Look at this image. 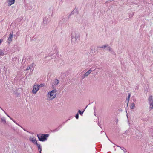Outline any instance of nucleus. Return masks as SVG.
I'll list each match as a JSON object with an SVG mask.
<instances>
[{
  "label": "nucleus",
  "instance_id": "obj_36",
  "mask_svg": "<svg viewBox=\"0 0 153 153\" xmlns=\"http://www.w3.org/2000/svg\"><path fill=\"white\" fill-rule=\"evenodd\" d=\"M5 114H6V115L8 117H10V116L8 115L6 113H5Z\"/></svg>",
  "mask_w": 153,
  "mask_h": 153
},
{
  "label": "nucleus",
  "instance_id": "obj_23",
  "mask_svg": "<svg viewBox=\"0 0 153 153\" xmlns=\"http://www.w3.org/2000/svg\"><path fill=\"white\" fill-rule=\"evenodd\" d=\"M4 55V53L2 51H0V56H3Z\"/></svg>",
  "mask_w": 153,
  "mask_h": 153
},
{
  "label": "nucleus",
  "instance_id": "obj_2",
  "mask_svg": "<svg viewBox=\"0 0 153 153\" xmlns=\"http://www.w3.org/2000/svg\"><path fill=\"white\" fill-rule=\"evenodd\" d=\"M80 37V34L76 32L72 34L71 42L73 44H75L79 40Z\"/></svg>",
  "mask_w": 153,
  "mask_h": 153
},
{
  "label": "nucleus",
  "instance_id": "obj_6",
  "mask_svg": "<svg viewBox=\"0 0 153 153\" xmlns=\"http://www.w3.org/2000/svg\"><path fill=\"white\" fill-rule=\"evenodd\" d=\"M29 140L30 141L33 143L34 144H36L37 143L36 139L33 137H30L29 138Z\"/></svg>",
  "mask_w": 153,
  "mask_h": 153
},
{
  "label": "nucleus",
  "instance_id": "obj_17",
  "mask_svg": "<svg viewBox=\"0 0 153 153\" xmlns=\"http://www.w3.org/2000/svg\"><path fill=\"white\" fill-rule=\"evenodd\" d=\"M135 104L134 103H132L131 105V109H134L135 108Z\"/></svg>",
  "mask_w": 153,
  "mask_h": 153
},
{
  "label": "nucleus",
  "instance_id": "obj_31",
  "mask_svg": "<svg viewBox=\"0 0 153 153\" xmlns=\"http://www.w3.org/2000/svg\"><path fill=\"white\" fill-rule=\"evenodd\" d=\"M3 41V40L1 39L0 40V44H1L2 42Z\"/></svg>",
  "mask_w": 153,
  "mask_h": 153
},
{
  "label": "nucleus",
  "instance_id": "obj_21",
  "mask_svg": "<svg viewBox=\"0 0 153 153\" xmlns=\"http://www.w3.org/2000/svg\"><path fill=\"white\" fill-rule=\"evenodd\" d=\"M84 110L83 111H80V110H79V111H78V112L81 115H82L84 112Z\"/></svg>",
  "mask_w": 153,
  "mask_h": 153
},
{
  "label": "nucleus",
  "instance_id": "obj_11",
  "mask_svg": "<svg viewBox=\"0 0 153 153\" xmlns=\"http://www.w3.org/2000/svg\"><path fill=\"white\" fill-rule=\"evenodd\" d=\"M92 71L91 68H90L87 72L84 74V78L88 76V75Z\"/></svg>",
  "mask_w": 153,
  "mask_h": 153
},
{
  "label": "nucleus",
  "instance_id": "obj_1",
  "mask_svg": "<svg viewBox=\"0 0 153 153\" xmlns=\"http://www.w3.org/2000/svg\"><path fill=\"white\" fill-rule=\"evenodd\" d=\"M56 89H54L48 92L46 95L47 100L50 101L55 98L56 96Z\"/></svg>",
  "mask_w": 153,
  "mask_h": 153
},
{
  "label": "nucleus",
  "instance_id": "obj_7",
  "mask_svg": "<svg viewBox=\"0 0 153 153\" xmlns=\"http://www.w3.org/2000/svg\"><path fill=\"white\" fill-rule=\"evenodd\" d=\"M77 9L76 8H75L73 11H72L70 14V16L72 15H74V16H76L78 14Z\"/></svg>",
  "mask_w": 153,
  "mask_h": 153
},
{
  "label": "nucleus",
  "instance_id": "obj_18",
  "mask_svg": "<svg viewBox=\"0 0 153 153\" xmlns=\"http://www.w3.org/2000/svg\"><path fill=\"white\" fill-rule=\"evenodd\" d=\"M130 96H131V94H129L128 97H127L126 98V100H128V103H127V105H128V102H129V99H130Z\"/></svg>",
  "mask_w": 153,
  "mask_h": 153
},
{
  "label": "nucleus",
  "instance_id": "obj_22",
  "mask_svg": "<svg viewBox=\"0 0 153 153\" xmlns=\"http://www.w3.org/2000/svg\"><path fill=\"white\" fill-rule=\"evenodd\" d=\"M43 23L44 24V25H45L47 23V20H44L43 21Z\"/></svg>",
  "mask_w": 153,
  "mask_h": 153
},
{
  "label": "nucleus",
  "instance_id": "obj_25",
  "mask_svg": "<svg viewBox=\"0 0 153 153\" xmlns=\"http://www.w3.org/2000/svg\"><path fill=\"white\" fill-rule=\"evenodd\" d=\"M14 122L17 125H18V126H19L20 127H21L22 128H23L22 127H21V126L19 124H18V123H17L15 120H14Z\"/></svg>",
  "mask_w": 153,
  "mask_h": 153
},
{
  "label": "nucleus",
  "instance_id": "obj_19",
  "mask_svg": "<svg viewBox=\"0 0 153 153\" xmlns=\"http://www.w3.org/2000/svg\"><path fill=\"white\" fill-rule=\"evenodd\" d=\"M1 120L4 123H6V120L4 117H2L1 119Z\"/></svg>",
  "mask_w": 153,
  "mask_h": 153
},
{
  "label": "nucleus",
  "instance_id": "obj_24",
  "mask_svg": "<svg viewBox=\"0 0 153 153\" xmlns=\"http://www.w3.org/2000/svg\"><path fill=\"white\" fill-rule=\"evenodd\" d=\"M44 86L43 84H41L40 85L37 84V86L39 87V88H40V87H42Z\"/></svg>",
  "mask_w": 153,
  "mask_h": 153
},
{
  "label": "nucleus",
  "instance_id": "obj_14",
  "mask_svg": "<svg viewBox=\"0 0 153 153\" xmlns=\"http://www.w3.org/2000/svg\"><path fill=\"white\" fill-rule=\"evenodd\" d=\"M59 81L58 79H56L55 80V81L54 82V85H57L58 83H59Z\"/></svg>",
  "mask_w": 153,
  "mask_h": 153
},
{
  "label": "nucleus",
  "instance_id": "obj_27",
  "mask_svg": "<svg viewBox=\"0 0 153 153\" xmlns=\"http://www.w3.org/2000/svg\"><path fill=\"white\" fill-rule=\"evenodd\" d=\"M14 122L17 125H18V126H19L20 127H21L22 128H23L22 127H21V126L19 124H18V123H17L15 120H14Z\"/></svg>",
  "mask_w": 153,
  "mask_h": 153
},
{
  "label": "nucleus",
  "instance_id": "obj_4",
  "mask_svg": "<svg viewBox=\"0 0 153 153\" xmlns=\"http://www.w3.org/2000/svg\"><path fill=\"white\" fill-rule=\"evenodd\" d=\"M39 89V87L37 86V84L35 83L33 86L32 92L34 94H35Z\"/></svg>",
  "mask_w": 153,
  "mask_h": 153
},
{
  "label": "nucleus",
  "instance_id": "obj_29",
  "mask_svg": "<svg viewBox=\"0 0 153 153\" xmlns=\"http://www.w3.org/2000/svg\"><path fill=\"white\" fill-rule=\"evenodd\" d=\"M14 122L17 125H18V126H19L20 127H21L22 128H23L22 127H21V126L19 124H18V123H17L15 120H14Z\"/></svg>",
  "mask_w": 153,
  "mask_h": 153
},
{
  "label": "nucleus",
  "instance_id": "obj_33",
  "mask_svg": "<svg viewBox=\"0 0 153 153\" xmlns=\"http://www.w3.org/2000/svg\"><path fill=\"white\" fill-rule=\"evenodd\" d=\"M11 120L13 119L11 117H10V116L9 117Z\"/></svg>",
  "mask_w": 153,
  "mask_h": 153
},
{
  "label": "nucleus",
  "instance_id": "obj_38",
  "mask_svg": "<svg viewBox=\"0 0 153 153\" xmlns=\"http://www.w3.org/2000/svg\"><path fill=\"white\" fill-rule=\"evenodd\" d=\"M13 122H14V120L13 119L12 120Z\"/></svg>",
  "mask_w": 153,
  "mask_h": 153
},
{
  "label": "nucleus",
  "instance_id": "obj_26",
  "mask_svg": "<svg viewBox=\"0 0 153 153\" xmlns=\"http://www.w3.org/2000/svg\"><path fill=\"white\" fill-rule=\"evenodd\" d=\"M14 122L17 125H18V126H19L20 127H21L22 128H23L22 127H21V126L19 124H18V123H17L15 120H14Z\"/></svg>",
  "mask_w": 153,
  "mask_h": 153
},
{
  "label": "nucleus",
  "instance_id": "obj_9",
  "mask_svg": "<svg viewBox=\"0 0 153 153\" xmlns=\"http://www.w3.org/2000/svg\"><path fill=\"white\" fill-rule=\"evenodd\" d=\"M107 50L112 54L116 55V53L113 49L110 46H108Z\"/></svg>",
  "mask_w": 153,
  "mask_h": 153
},
{
  "label": "nucleus",
  "instance_id": "obj_15",
  "mask_svg": "<svg viewBox=\"0 0 153 153\" xmlns=\"http://www.w3.org/2000/svg\"><path fill=\"white\" fill-rule=\"evenodd\" d=\"M108 45L107 44H106L105 45H103V46H102L100 47V48H105L106 47H108Z\"/></svg>",
  "mask_w": 153,
  "mask_h": 153
},
{
  "label": "nucleus",
  "instance_id": "obj_12",
  "mask_svg": "<svg viewBox=\"0 0 153 153\" xmlns=\"http://www.w3.org/2000/svg\"><path fill=\"white\" fill-rule=\"evenodd\" d=\"M34 65V64L33 63H32V64H31L30 65H29L27 67V68L26 69V70H29V69L32 68L33 67Z\"/></svg>",
  "mask_w": 153,
  "mask_h": 153
},
{
  "label": "nucleus",
  "instance_id": "obj_37",
  "mask_svg": "<svg viewBox=\"0 0 153 153\" xmlns=\"http://www.w3.org/2000/svg\"><path fill=\"white\" fill-rule=\"evenodd\" d=\"M98 125L99 126H100V127L101 126V125H100V124H99V123H98Z\"/></svg>",
  "mask_w": 153,
  "mask_h": 153
},
{
  "label": "nucleus",
  "instance_id": "obj_30",
  "mask_svg": "<svg viewBox=\"0 0 153 153\" xmlns=\"http://www.w3.org/2000/svg\"><path fill=\"white\" fill-rule=\"evenodd\" d=\"M75 117L76 119H78L79 118V115L78 114H77L75 116Z\"/></svg>",
  "mask_w": 153,
  "mask_h": 153
},
{
  "label": "nucleus",
  "instance_id": "obj_13",
  "mask_svg": "<svg viewBox=\"0 0 153 153\" xmlns=\"http://www.w3.org/2000/svg\"><path fill=\"white\" fill-rule=\"evenodd\" d=\"M36 145H37V146L38 147L39 151V153H41L42 151V149L41 148L40 145L39 144H38V143H37V144H36Z\"/></svg>",
  "mask_w": 153,
  "mask_h": 153
},
{
  "label": "nucleus",
  "instance_id": "obj_34",
  "mask_svg": "<svg viewBox=\"0 0 153 153\" xmlns=\"http://www.w3.org/2000/svg\"><path fill=\"white\" fill-rule=\"evenodd\" d=\"M11 120L13 119L11 117H10V116L9 117Z\"/></svg>",
  "mask_w": 153,
  "mask_h": 153
},
{
  "label": "nucleus",
  "instance_id": "obj_3",
  "mask_svg": "<svg viewBox=\"0 0 153 153\" xmlns=\"http://www.w3.org/2000/svg\"><path fill=\"white\" fill-rule=\"evenodd\" d=\"M49 136V135L47 134H39L37 135L39 140L41 141H45L47 140V138Z\"/></svg>",
  "mask_w": 153,
  "mask_h": 153
},
{
  "label": "nucleus",
  "instance_id": "obj_8",
  "mask_svg": "<svg viewBox=\"0 0 153 153\" xmlns=\"http://www.w3.org/2000/svg\"><path fill=\"white\" fill-rule=\"evenodd\" d=\"M13 34V33L12 32V33L9 34V37L8 38V43L9 44L12 41Z\"/></svg>",
  "mask_w": 153,
  "mask_h": 153
},
{
  "label": "nucleus",
  "instance_id": "obj_5",
  "mask_svg": "<svg viewBox=\"0 0 153 153\" xmlns=\"http://www.w3.org/2000/svg\"><path fill=\"white\" fill-rule=\"evenodd\" d=\"M149 103L150 105V108L153 109V100L152 96H150L148 99Z\"/></svg>",
  "mask_w": 153,
  "mask_h": 153
},
{
  "label": "nucleus",
  "instance_id": "obj_35",
  "mask_svg": "<svg viewBox=\"0 0 153 153\" xmlns=\"http://www.w3.org/2000/svg\"><path fill=\"white\" fill-rule=\"evenodd\" d=\"M11 120L13 119L11 117H10V116L9 117Z\"/></svg>",
  "mask_w": 153,
  "mask_h": 153
},
{
  "label": "nucleus",
  "instance_id": "obj_10",
  "mask_svg": "<svg viewBox=\"0 0 153 153\" xmlns=\"http://www.w3.org/2000/svg\"><path fill=\"white\" fill-rule=\"evenodd\" d=\"M15 0H7V2H8V6H10L14 4Z\"/></svg>",
  "mask_w": 153,
  "mask_h": 153
},
{
  "label": "nucleus",
  "instance_id": "obj_28",
  "mask_svg": "<svg viewBox=\"0 0 153 153\" xmlns=\"http://www.w3.org/2000/svg\"><path fill=\"white\" fill-rule=\"evenodd\" d=\"M14 122L17 125H18V126H19L20 127H21L22 128H23L22 127H21V126L19 124H18V123H17L15 120H14Z\"/></svg>",
  "mask_w": 153,
  "mask_h": 153
},
{
  "label": "nucleus",
  "instance_id": "obj_20",
  "mask_svg": "<svg viewBox=\"0 0 153 153\" xmlns=\"http://www.w3.org/2000/svg\"><path fill=\"white\" fill-rule=\"evenodd\" d=\"M120 148L121 149V150L123 151L124 153H126V150L123 147H120Z\"/></svg>",
  "mask_w": 153,
  "mask_h": 153
},
{
  "label": "nucleus",
  "instance_id": "obj_40",
  "mask_svg": "<svg viewBox=\"0 0 153 153\" xmlns=\"http://www.w3.org/2000/svg\"><path fill=\"white\" fill-rule=\"evenodd\" d=\"M23 130H24V131H25V130L24 129V128H23Z\"/></svg>",
  "mask_w": 153,
  "mask_h": 153
},
{
  "label": "nucleus",
  "instance_id": "obj_16",
  "mask_svg": "<svg viewBox=\"0 0 153 153\" xmlns=\"http://www.w3.org/2000/svg\"><path fill=\"white\" fill-rule=\"evenodd\" d=\"M61 126L60 125V126H59L58 127V128L53 130V132H56V131H58V130H59V129L60 128H61Z\"/></svg>",
  "mask_w": 153,
  "mask_h": 153
},
{
  "label": "nucleus",
  "instance_id": "obj_32",
  "mask_svg": "<svg viewBox=\"0 0 153 153\" xmlns=\"http://www.w3.org/2000/svg\"><path fill=\"white\" fill-rule=\"evenodd\" d=\"M108 1H114V0H107Z\"/></svg>",
  "mask_w": 153,
  "mask_h": 153
},
{
  "label": "nucleus",
  "instance_id": "obj_39",
  "mask_svg": "<svg viewBox=\"0 0 153 153\" xmlns=\"http://www.w3.org/2000/svg\"><path fill=\"white\" fill-rule=\"evenodd\" d=\"M117 146V147H120V146Z\"/></svg>",
  "mask_w": 153,
  "mask_h": 153
}]
</instances>
